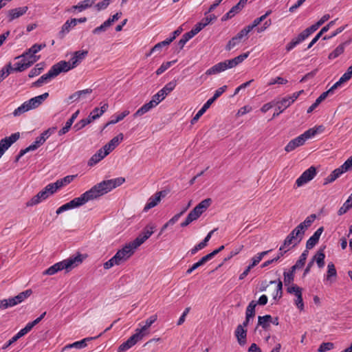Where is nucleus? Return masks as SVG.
<instances>
[{"instance_id": "nucleus-44", "label": "nucleus", "mask_w": 352, "mask_h": 352, "mask_svg": "<svg viewBox=\"0 0 352 352\" xmlns=\"http://www.w3.org/2000/svg\"><path fill=\"white\" fill-rule=\"evenodd\" d=\"M212 204V199L210 198H207L202 200L199 204H198L195 208L199 212H201V214L203 212L206 210V209L210 206Z\"/></svg>"}, {"instance_id": "nucleus-18", "label": "nucleus", "mask_w": 352, "mask_h": 352, "mask_svg": "<svg viewBox=\"0 0 352 352\" xmlns=\"http://www.w3.org/2000/svg\"><path fill=\"white\" fill-rule=\"evenodd\" d=\"M324 231L323 227H320L314 234L307 241L306 250H310L313 248L318 243L322 233Z\"/></svg>"}, {"instance_id": "nucleus-12", "label": "nucleus", "mask_w": 352, "mask_h": 352, "mask_svg": "<svg viewBox=\"0 0 352 352\" xmlns=\"http://www.w3.org/2000/svg\"><path fill=\"white\" fill-rule=\"evenodd\" d=\"M176 85L177 83L175 80L169 82L154 95V98L157 100H160V102L162 101L166 96L175 88Z\"/></svg>"}, {"instance_id": "nucleus-7", "label": "nucleus", "mask_w": 352, "mask_h": 352, "mask_svg": "<svg viewBox=\"0 0 352 352\" xmlns=\"http://www.w3.org/2000/svg\"><path fill=\"white\" fill-rule=\"evenodd\" d=\"M56 64L52 66L48 72L41 76L36 81L32 83V87H40L44 83H47L52 78L56 77L61 72Z\"/></svg>"}, {"instance_id": "nucleus-36", "label": "nucleus", "mask_w": 352, "mask_h": 352, "mask_svg": "<svg viewBox=\"0 0 352 352\" xmlns=\"http://www.w3.org/2000/svg\"><path fill=\"white\" fill-rule=\"evenodd\" d=\"M96 2V0H84L82 1L79 2L77 5L74 6L73 8L75 10H78L79 12H81L87 8L91 7Z\"/></svg>"}, {"instance_id": "nucleus-34", "label": "nucleus", "mask_w": 352, "mask_h": 352, "mask_svg": "<svg viewBox=\"0 0 352 352\" xmlns=\"http://www.w3.org/2000/svg\"><path fill=\"white\" fill-rule=\"evenodd\" d=\"M337 277V272L335 267V265L333 263H329L327 265V280H329L330 282H333L336 280Z\"/></svg>"}, {"instance_id": "nucleus-41", "label": "nucleus", "mask_w": 352, "mask_h": 352, "mask_svg": "<svg viewBox=\"0 0 352 352\" xmlns=\"http://www.w3.org/2000/svg\"><path fill=\"white\" fill-rule=\"evenodd\" d=\"M316 218V215L315 214H312L307 217L305 220L300 223L298 225V228L302 229L303 230H306L309 227H310L312 224V223L314 221V220Z\"/></svg>"}, {"instance_id": "nucleus-14", "label": "nucleus", "mask_w": 352, "mask_h": 352, "mask_svg": "<svg viewBox=\"0 0 352 352\" xmlns=\"http://www.w3.org/2000/svg\"><path fill=\"white\" fill-rule=\"evenodd\" d=\"M228 69H230V67L229 64H228V60H226L213 65L210 69H207L205 74L208 76L217 74Z\"/></svg>"}, {"instance_id": "nucleus-37", "label": "nucleus", "mask_w": 352, "mask_h": 352, "mask_svg": "<svg viewBox=\"0 0 352 352\" xmlns=\"http://www.w3.org/2000/svg\"><path fill=\"white\" fill-rule=\"evenodd\" d=\"M32 294V289H29L19 293L17 296L13 297L14 301L16 302V305L24 301L26 298L30 297Z\"/></svg>"}, {"instance_id": "nucleus-64", "label": "nucleus", "mask_w": 352, "mask_h": 352, "mask_svg": "<svg viewBox=\"0 0 352 352\" xmlns=\"http://www.w3.org/2000/svg\"><path fill=\"white\" fill-rule=\"evenodd\" d=\"M333 347H334V344L332 342H322L320 345V346L318 349V352H325V351H330V350L333 349Z\"/></svg>"}, {"instance_id": "nucleus-3", "label": "nucleus", "mask_w": 352, "mask_h": 352, "mask_svg": "<svg viewBox=\"0 0 352 352\" xmlns=\"http://www.w3.org/2000/svg\"><path fill=\"white\" fill-rule=\"evenodd\" d=\"M88 54L87 50H78L74 53L73 56L69 59L68 62L65 60H60L56 63L60 72H67L69 70L76 67L85 58Z\"/></svg>"}, {"instance_id": "nucleus-28", "label": "nucleus", "mask_w": 352, "mask_h": 352, "mask_svg": "<svg viewBox=\"0 0 352 352\" xmlns=\"http://www.w3.org/2000/svg\"><path fill=\"white\" fill-rule=\"evenodd\" d=\"M303 92V90L295 92L291 96L283 98L280 100V104L283 105V109H287L289 107Z\"/></svg>"}, {"instance_id": "nucleus-40", "label": "nucleus", "mask_w": 352, "mask_h": 352, "mask_svg": "<svg viewBox=\"0 0 352 352\" xmlns=\"http://www.w3.org/2000/svg\"><path fill=\"white\" fill-rule=\"evenodd\" d=\"M27 56H29V58L30 59V61H32V65L34 63H36L37 60H38L40 58V56L35 55L34 52L32 51V50L30 47L28 50H27L25 52H24L21 55L16 56L15 58V59H19L20 57H25Z\"/></svg>"}, {"instance_id": "nucleus-13", "label": "nucleus", "mask_w": 352, "mask_h": 352, "mask_svg": "<svg viewBox=\"0 0 352 352\" xmlns=\"http://www.w3.org/2000/svg\"><path fill=\"white\" fill-rule=\"evenodd\" d=\"M248 0H240L235 6H234L229 12H228L226 14H224L221 21H227L232 17H233L236 13L240 12L244 6L246 5Z\"/></svg>"}, {"instance_id": "nucleus-22", "label": "nucleus", "mask_w": 352, "mask_h": 352, "mask_svg": "<svg viewBox=\"0 0 352 352\" xmlns=\"http://www.w3.org/2000/svg\"><path fill=\"white\" fill-rule=\"evenodd\" d=\"M93 90L91 89H86L84 90H80L76 91L73 94L70 95L67 99V102L68 104L72 103L78 100L81 98H84L87 94H91Z\"/></svg>"}, {"instance_id": "nucleus-27", "label": "nucleus", "mask_w": 352, "mask_h": 352, "mask_svg": "<svg viewBox=\"0 0 352 352\" xmlns=\"http://www.w3.org/2000/svg\"><path fill=\"white\" fill-rule=\"evenodd\" d=\"M324 248L325 246H324L322 248H320V250L316 252L315 256L311 258V260L314 261V262H316L319 268H322L324 266Z\"/></svg>"}, {"instance_id": "nucleus-6", "label": "nucleus", "mask_w": 352, "mask_h": 352, "mask_svg": "<svg viewBox=\"0 0 352 352\" xmlns=\"http://www.w3.org/2000/svg\"><path fill=\"white\" fill-rule=\"evenodd\" d=\"M55 192L52 188V186L49 184L42 190L38 192L26 204L27 206H32L39 204L43 200L46 199L50 195L54 194Z\"/></svg>"}, {"instance_id": "nucleus-29", "label": "nucleus", "mask_w": 352, "mask_h": 352, "mask_svg": "<svg viewBox=\"0 0 352 352\" xmlns=\"http://www.w3.org/2000/svg\"><path fill=\"white\" fill-rule=\"evenodd\" d=\"M79 113V110L76 111L74 113L72 114L71 118L66 122L65 126L58 131V135H62L67 133L73 124L74 120L77 118Z\"/></svg>"}, {"instance_id": "nucleus-2", "label": "nucleus", "mask_w": 352, "mask_h": 352, "mask_svg": "<svg viewBox=\"0 0 352 352\" xmlns=\"http://www.w3.org/2000/svg\"><path fill=\"white\" fill-rule=\"evenodd\" d=\"M85 256L82 254L78 253L76 256H70L67 259H65L52 265L43 272V274L53 275L63 270L69 271L75 267L79 265L82 262Z\"/></svg>"}, {"instance_id": "nucleus-39", "label": "nucleus", "mask_w": 352, "mask_h": 352, "mask_svg": "<svg viewBox=\"0 0 352 352\" xmlns=\"http://www.w3.org/2000/svg\"><path fill=\"white\" fill-rule=\"evenodd\" d=\"M305 234V230L302 229L298 228V226L296 227L290 233L292 236H294V239L296 240L294 246L296 245L299 243L303 238Z\"/></svg>"}, {"instance_id": "nucleus-43", "label": "nucleus", "mask_w": 352, "mask_h": 352, "mask_svg": "<svg viewBox=\"0 0 352 352\" xmlns=\"http://www.w3.org/2000/svg\"><path fill=\"white\" fill-rule=\"evenodd\" d=\"M129 113H130V111L129 110H125L123 112H122L121 113H120L117 116H114L113 117L115 118L112 119L109 122H108L105 124L104 127L107 126L108 125L115 124L119 122L120 121L122 120L126 116H128L129 114Z\"/></svg>"}, {"instance_id": "nucleus-19", "label": "nucleus", "mask_w": 352, "mask_h": 352, "mask_svg": "<svg viewBox=\"0 0 352 352\" xmlns=\"http://www.w3.org/2000/svg\"><path fill=\"white\" fill-rule=\"evenodd\" d=\"M108 155V152H105L102 148H100L94 155H93L88 161V166H93L101 161Z\"/></svg>"}, {"instance_id": "nucleus-5", "label": "nucleus", "mask_w": 352, "mask_h": 352, "mask_svg": "<svg viewBox=\"0 0 352 352\" xmlns=\"http://www.w3.org/2000/svg\"><path fill=\"white\" fill-rule=\"evenodd\" d=\"M89 200L88 199L87 195H86V192H85L82 193L80 197H76L71 200L70 201L63 204L60 207H59L57 210L56 213L57 214H60V213L71 210L79 206H81L88 202Z\"/></svg>"}, {"instance_id": "nucleus-57", "label": "nucleus", "mask_w": 352, "mask_h": 352, "mask_svg": "<svg viewBox=\"0 0 352 352\" xmlns=\"http://www.w3.org/2000/svg\"><path fill=\"white\" fill-rule=\"evenodd\" d=\"M109 27L110 25L109 24V22H107V21H105L101 25L94 29L92 33L94 34H100L101 32H105Z\"/></svg>"}, {"instance_id": "nucleus-42", "label": "nucleus", "mask_w": 352, "mask_h": 352, "mask_svg": "<svg viewBox=\"0 0 352 352\" xmlns=\"http://www.w3.org/2000/svg\"><path fill=\"white\" fill-rule=\"evenodd\" d=\"M257 303L254 300H252L248 305L245 311V317L253 318L255 316V308Z\"/></svg>"}, {"instance_id": "nucleus-53", "label": "nucleus", "mask_w": 352, "mask_h": 352, "mask_svg": "<svg viewBox=\"0 0 352 352\" xmlns=\"http://www.w3.org/2000/svg\"><path fill=\"white\" fill-rule=\"evenodd\" d=\"M28 111H30V109H29L28 104L25 103V102H24L20 107L16 108L13 111V115L15 117L19 116L21 114H23V113L27 112Z\"/></svg>"}, {"instance_id": "nucleus-61", "label": "nucleus", "mask_w": 352, "mask_h": 352, "mask_svg": "<svg viewBox=\"0 0 352 352\" xmlns=\"http://www.w3.org/2000/svg\"><path fill=\"white\" fill-rule=\"evenodd\" d=\"M23 337V335L19 331L14 336H13L10 340H9L7 342H6L2 346L1 349H6L14 342H16L19 338Z\"/></svg>"}, {"instance_id": "nucleus-17", "label": "nucleus", "mask_w": 352, "mask_h": 352, "mask_svg": "<svg viewBox=\"0 0 352 352\" xmlns=\"http://www.w3.org/2000/svg\"><path fill=\"white\" fill-rule=\"evenodd\" d=\"M137 248H134L132 245V241L124 245L121 250H119L118 253L122 258L126 261H127L134 253V250Z\"/></svg>"}, {"instance_id": "nucleus-55", "label": "nucleus", "mask_w": 352, "mask_h": 352, "mask_svg": "<svg viewBox=\"0 0 352 352\" xmlns=\"http://www.w3.org/2000/svg\"><path fill=\"white\" fill-rule=\"evenodd\" d=\"M151 109H152L150 107L148 104L146 103L137 110V111L133 114V117L136 118L138 116H142L149 111Z\"/></svg>"}, {"instance_id": "nucleus-51", "label": "nucleus", "mask_w": 352, "mask_h": 352, "mask_svg": "<svg viewBox=\"0 0 352 352\" xmlns=\"http://www.w3.org/2000/svg\"><path fill=\"white\" fill-rule=\"evenodd\" d=\"M16 305L15 301H14L13 297L8 299L0 300V309H6L9 307H12Z\"/></svg>"}, {"instance_id": "nucleus-25", "label": "nucleus", "mask_w": 352, "mask_h": 352, "mask_svg": "<svg viewBox=\"0 0 352 352\" xmlns=\"http://www.w3.org/2000/svg\"><path fill=\"white\" fill-rule=\"evenodd\" d=\"M76 26L75 19L67 20L62 26L60 31L58 34L59 38L62 39L70 31L71 28Z\"/></svg>"}, {"instance_id": "nucleus-24", "label": "nucleus", "mask_w": 352, "mask_h": 352, "mask_svg": "<svg viewBox=\"0 0 352 352\" xmlns=\"http://www.w3.org/2000/svg\"><path fill=\"white\" fill-rule=\"evenodd\" d=\"M235 336L237 341L241 346H243L246 343L247 330L243 328V326L239 324L235 330Z\"/></svg>"}, {"instance_id": "nucleus-33", "label": "nucleus", "mask_w": 352, "mask_h": 352, "mask_svg": "<svg viewBox=\"0 0 352 352\" xmlns=\"http://www.w3.org/2000/svg\"><path fill=\"white\" fill-rule=\"evenodd\" d=\"M212 104L209 100L203 105V107L198 111L196 115L191 120V124L196 123L200 117L207 111L208 109L210 108V105Z\"/></svg>"}, {"instance_id": "nucleus-38", "label": "nucleus", "mask_w": 352, "mask_h": 352, "mask_svg": "<svg viewBox=\"0 0 352 352\" xmlns=\"http://www.w3.org/2000/svg\"><path fill=\"white\" fill-rule=\"evenodd\" d=\"M32 294V289H29L19 293L17 296L13 297L14 301L16 302V305L24 301L26 298L30 297Z\"/></svg>"}, {"instance_id": "nucleus-52", "label": "nucleus", "mask_w": 352, "mask_h": 352, "mask_svg": "<svg viewBox=\"0 0 352 352\" xmlns=\"http://www.w3.org/2000/svg\"><path fill=\"white\" fill-rule=\"evenodd\" d=\"M287 252V250H282V251L279 250V252H278L277 256L273 257V258L271 259V260H268V261H265L264 263H262L261 267L262 268H264V267H266L267 266L272 264L273 263L278 261L282 256H283V255Z\"/></svg>"}, {"instance_id": "nucleus-47", "label": "nucleus", "mask_w": 352, "mask_h": 352, "mask_svg": "<svg viewBox=\"0 0 352 352\" xmlns=\"http://www.w3.org/2000/svg\"><path fill=\"white\" fill-rule=\"evenodd\" d=\"M322 126H319L318 128L317 129H309L305 132H304L302 134H301L300 136L302 138V140L304 141V142H305L307 140L314 137L318 133V130L322 129Z\"/></svg>"}, {"instance_id": "nucleus-35", "label": "nucleus", "mask_w": 352, "mask_h": 352, "mask_svg": "<svg viewBox=\"0 0 352 352\" xmlns=\"http://www.w3.org/2000/svg\"><path fill=\"white\" fill-rule=\"evenodd\" d=\"M305 40V38L303 37L301 33H300L297 37L294 38L289 43H287L285 50L287 52H289Z\"/></svg>"}, {"instance_id": "nucleus-11", "label": "nucleus", "mask_w": 352, "mask_h": 352, "mask_svg": "<svg viewBox=\"0 0 352 352\" xmlns=\"http://www.w3.org/2000/svg\"><path fill=\"white\" fill-rule=\"evenodd\" d=\"M167 194L168 192L166 190L157 192L154 196H152L148 199V202L144 208V211L147 212L150 209L156 206L160 201L162 197H164Z\"/></svg>"}, {"instance_id": "nucleus-15", "label": "nucleus", "mask_w": 352, "mask_h": 352, "mask_svg": "<svg viewBox=\"0 0 352 352\" xmlns=\"http://www.w3.org/2000/svg\"><path fill=\"white\" fill-rule=\"evenodd\" d=\"M49 96V94L45 92L40 96L34 97L27 101L25 103L28 104L30 110L38 107L44 100H45Z\"/></svg>"}, {"instance_id": "nucleus-30", "label": "nucleus", "mask_w": 352, "mask_h": 352, "mask_svg": "<svg viewBox=\"0 0 352 352\" xmlns=\"http://www.w3.org/2000/svg\"><path fill=\"white\" fill-rule=\"evenodd\" d=\"M350 41H346L340 44L332 52L329 54V59H334L341 55L345 49L346 45H349Z\"/></svg>"}, {"instance_id": "nucleus-21", "label": "nucleus", "mask_w": 352, "mask_h": 352, "mask_svg": "<svg viewBox=\"0 0 352 352\" xmlns=\"http://www.w3.org/2000/svg\"><path fill=\"white\" fill-rule=\"evenodd\" d=\"M75 177L76 175H67L62 179H58L54 183H51L50 185L52 186L54 191L56 192L58 189L71 183Z\"/></svg>"}, {"instance_id": "nucleus-58", "label": "nucleus", "mask_w": 352, "mask_h": 352, "mask_svg": "<svg viewBox=\"0 0 352 352\" xmlns=\"http://www.w3.org/2000/svg\"><path fill=\"white\" fill-rule=\"evenodd\" d=\"M45 142V138L40 135L36 138V140L30 145V146L32 147V150L33 151L37 149L40 146L43 145Z\"/></svg>"}, {"instance_id": "nucleus-50", "label": "nucleus", "mask_w": 352, "mask_h": 352, "mask_svg": "<svg viewBox=\"0 0 352 352\" xmlns=\"http://www.w3.org/2000/svg\"><path fill=\"white\" fill-rule=\"evenodd\" d=\"M352 208V199L349 197L347 200L344 203L342 207L338 210V214L341 216L345 214Z\"/></svg>"}, {"instance_id": "nucleus-9", "label": "nucleus", "mask_w": 352, "mask_h": 352, "mask_svg": "<svg viewBox=\"0 0 352 352\" xmlns=\"http://www.w3.org/2000/svg\"><path fill=\"white\" fill-rule=\"evenodd\" d=\"M20 138L19 132L12 133L9 137H6L0 140V158L8 148L16 142Z\"/></svg>"}, {"instance_id": "nucleus-56", "label": "nucleus", "mask_w": 352, "mask_h": 352, "mask_svg": "<svg viewBox=\"0 0 352 352\" xmlns=\"http://www.w3.org/2000/svg\"><path fill=\"white\" fill-rule=\"evenodd\" d=\"M170 44V43L166 38V40H164V41H163L162 42H160V43H157L156 45H155L151 48V53H154L155 52H160L163 47L167 46V45H168Z\"/></svg>"}, {"instance_id": "nucleus-60", "label": "nucleus", "mask_w": 352, "mask_h": 352, "mask_svg": "<svg viewBox=\"0 0 352 352\" xmlns=\"http://www.w3.org/2000/svg\"><path fill=\"white\" fill-rule=\"evenodd\" d=\"M207 261L204 258V256L197 263H194L188 270L186 271V274H191L194 270L199 267L200 266L205 264Z\"/></svg>"}, {"instance_id": "nucleus-16", "label": "nucleus", "mask_w": 352, "mask_h": 352, "mask_svg": "<svg viewBox=\"0 0 352 352\" xmlns=\"http://www.w3.org/2000/svg\"><path fill=\"white\" fill-rule=\"evenodd\" d=\"M124 135L122 133H119L117 136L112 138L107 144L102 147L105 152H108V154L116 148L119 145L121 141L123 140Z\"/></svg>"}, {"instance_id": "nucleus-48", "label": "nucleus", "mask_w": 352, "mask_h": 352, "mask_svg": "<svg viewBox=\"0 0 352 352\" xmlns=\"http://www.w3.org/2000/svg\"><path fill=\"white\" fill-rule=\"evenodd\" d=\"M320 25L317 22L311 25L310 27L306 28L301 33V34L303 36V37L306 39L312 33H314L315 31H316Z\"/></svg>"}, {"instance_id": "nucleus-45", "label": "nucleus", "mask_w": 352, "mask_h": 352, "mask_svg": "<svg viewBox=\"0 0 352 352\" xmlns=\"http://www.w3.org/2000/svg\"><path fill=\"white\" fill-rule=\"evenodd\" d=\"M193 36V33L190 31L183 34L182 38L177 43L179 50H182L185 44Z\"/></svg>"}, {"instance_id": "nucleus-31", "label": "nucleus", "mask_w": 352, "mask_h": 352, "mask_svg": "<svg viewBox=\"0 0 352 352\" xmlns=\"http://www.w3.org/2000/svg\"><path fill=\"white\" fill-rule=\"evenodd\" d=\"M272 316L270 315H265L258 317V326H261L264 330H267L270 327Z\"/></svg>"}, {"instance_id": "nucleus-26", "label": "nucleus", "mask_w": 352, "mask_h": 352, "mask_svg": "<svg viewBox=\"0 0 352 352\" xmlns=\"http://www.w3.org/2000/svg\"><path fill=\"white\" fill-rule=\"evenodd\" d=\"M304 144L305 142L302 140V138L299 135L298 137L289 142V143L285 147V151L288 153L291 152L295 150L297 147L303 145Z\"/></svg>"}, {"instance_id": "nucleus-32", "label": "nucleus", "mask_w": 352, "mask_h": 352, "mask_svg": "<svg viewBox=\"0 0 352 352\" xmlns=\"http://www.w3.org/2000/svg\"><path fill=\"white\" fill-rule=\"evenodd\" d=\"M248 56L249 52L243 53L234 58L227 60L228 64H229L230 69L233 68L238 65L239 63H242L245 58L248 57Z\"/></svg>"}, {"instance_id": "nucleus-54", "label": "nucleus", "mask_w": 352, "mask_h": 352, "mask_svg": "<svg viewBox=\"0 0 352 352\" xmlns=\"http://www.w3.org/2000/svg\"><path fill=\"white\" fill-rule=\"evenodd\" d=\"M295 296L296 298L294 300V304L300 311L303 310L304 302L302 299V291L299 292L298 294H296Z\"/></svg>"}, {"instance_id": "nucleus-8", "label": "nucleus", "mask_w": 352, "mask_h": 352, "mask_svg": "<svg viewBox=\"0 0 352 352\" xmlns=\"http://www.w3.org/2000/svg\"><path fill=\"white\" fill-rule=\"evenodd\" d=\"M155 226L153 223L148 224L140 233V234L132 241L134 248H138L146 240H147L154 232Z\"/></svg>"}, {"instance_id": "nucleus-1", "label": "nucleus", "mask_w": 352, "mask_h": 352, "mask_svg": "<svg viewBox=\"0 0 352 352\" xmlns=\"http://www.w3.org/2000/svg\"><path fill=\"white\" fill-rule=\"evenodd\" d=\"M124 182L125 179L122 177L104 180L86 191V195H87L89 201L97 199L110 192L113 188L121 186Z\"/></svg>"}, {"instance_id": "nucleus-62", "label": "nucleus", "mask_w": 352, "mask_h": 352, "mask_svg": "<svg viewBox=\"0 0 352 352\" xmlns=\"http://www.w3.org/2000/svg\"><path fill=\"white\" fill-rule=\"evenodd\" d=\"M294 241V243L296 242V240L294 239V236H292L290 234H289L284 240L283 244L280 247L279 250H283L284 248L291 245Z\"/></svg>"}, {"instance_id": "nucleus-23", "label": "nucleus", "mask_w": 352, "mask_h": 352, "mask_svg": "<svg viewBox=\"0 0 352 352\" xmlns=\"http://www.w3.org/2000/svg\"><path fill=\"white\" fill-rule=\"evenodd\" d=\"M28 10V6L19 7L14 9L10 10L8 12L9 21H12L15 19L20 17L26 13Z\"/></svg>"}, {"instance_id": "nucleus-63", "label": "nucleus", "mask_w": 352, "mask_h": 352, "mask_svg": "<svg viewBox=\"0 0 352 352\" xmlns=\"http://www.w3.org/2000/svg\"><path fill=\"white\" fill-rule=\"evenodd\" d=\"M226 85H223L221 87H219L218 89L215 91L214 96L211 98H210L209 100L213 103L219 97L221 96V94L223 92L226 91Z\"/></svg>"}, {"instance_id": "nucleus-20", "label": "nucleus", "mask_w": 352, "mask_h": 352, "mask_svg": "<svg viewBox=\"0 0 352 352\" xmlns=\"http://www.w3.org/2000/svg\"><path fill=\"white\" fill-rule=\"evenodd\" d=\"M96 338V337H94V338H92V337L86 338H84V339H82V340H81L80 341L75 342H74L72 344H67L66 346H65L62 349V351H64L65 350H67V349H72V348H76V349H83V348L87 346V342L91 341L93 339H95Z\"/></svg>"}, {"instance_id": "nucleus-4", "label": "nucleus", "mask_w": 352, "mask_h": 352, "mask_svg": "<svg viewBox=\"0 0 352 352\" xmlns=\"http://www.w3.org/2000/svg\"><path fill=\"white\" fill-rule=\"evenodd\" d=\"M309 251L305 250L302 252L296 263L290 268L288 272H284V283L285 286H289L294 280V273L296 270L302 268L306 262Z\"/></svg>"}, {"instance_id": "nucleus-59", "label": "nucleus", "mask_w": 352, "mask_h": 352, "mask_svg": "<svg viewBox=\"0 0 352 352\" xmlns=\"http://www.w3.org/2000/svg\"><path fill=\"white\" fill-rule=\"evenodd\" d=\"M175 62H176V60H173V61H168V62L162 63V65L156 70V72H155L156 74L157 75L162 74L166 69H168L172 65L173 63H174Z\"/></svg>"}, {"instance_id": "nucleus-49", "label": "nucleus", "mask_w": 352, "mask_h": 352, "mask_svg": "<svg viewBox=\"0 0 352 352\" xmlns=\"http://www.w3.org/2000/svg\"><path fill=\"white\" fill-rule=\"evenodd\" d=\"M135 331V333L132 335L128 339L132 346H134L139 340H142L143 338L142 330H140V329H137Z\"/></svg>"}, {"instance_id": "nucleus-10", "label": "nucleus", "mask_w": 352, "mask_h": 352, "mask_svg": "<svg viewBox=\"0 0 352 352\" xmlns=\"http://www.w3.org/2000/svg\"><path fill=\"white\" fill-rule=\"evenodd\" d=\"M316 175V169L314 166H311L296 179V184L298 187L302 186L311 181Z\"/></svg>"}, {"instance_id": "nucleus-46", "label": "nucleus", "mask_w": 352, "mask_h": 352, "mask_svg": "<svg viewBox=\"0 0 352 352\" xmlns=\"http://www.w3.org/2000/svg\"><path fill=\"white\" fill-rule=\"evenodd\" d=\"M32 65V61H28L23 63L21 60L14 64V71L16 72H21L27 69Z\"/></svg>"}]
</instances>
